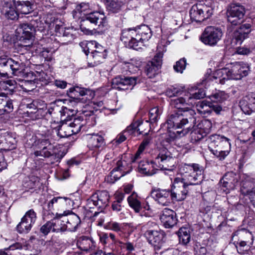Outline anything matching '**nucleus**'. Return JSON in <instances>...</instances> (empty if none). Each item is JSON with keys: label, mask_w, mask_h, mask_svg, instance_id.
<instances>
[{"label": "nucleus", "mask_w": 255, "mask_h": 255, "mask_svg": "<svg viewBox=\"0 0 255 255\" xmlns=\"http://www.w3.org/2000/svg\"><path fill=\"white\" fill-rule=\"evenodd\" d=\"M188 98L180 97L170 101V105L178 111L173 112L167 120L168 128L177 130L180 136H184L191 131L196 124V113L191 108L192 104Z\"/></svg>", "instance_id": "obj_1"}, {"label": "nucleus", "mask_w": 255, "mask_h": 255, "mask_svg": "<svg viewBox=\"0 0 255 255\" xmlns=\"http://www.w3.org/2000/svg\"><path fill=\"white\" fill-rule=\"evenodd\" d=\"M175 164V159L171 153L166 149H164L151 161V164L146 161H141L137 168L139 173L151 176L156 173L155 167L173 172Z\"/></svg>", "instance_id": "obj_2"}, {"label": "nucleus", "mask_w": 255, "mask_h": 255, "mask_svg": "<svg viewBox=\"0 0 255 255\" xmlns=\"http://www.w3.org/2000/svg\"><path fill=\"white\" fill-rule=\"evenodd\" d=\"M41 135L42 138L37 141L38 147L41 150L35 151L34 152L35 156L45 158L51 157L55 162H60L66 154L62 150V147L60 145L55 146L52 145V136L49 131L48 133L42 134Z\"/></svg>", "instance_id": "obj_3"}, {"label": "nucleus", "mask_w": 255, "mask_h": 255, "mask_svg": "<svg viewBox=\"0 0 255 255\" xmlns=\"http://www.w3.org/2000/svg\"><path fill=\"white\" fill-rule=\"evenodd\" d=\"M211 143L209 148L211 152L219 160H222L229 154L231 143L227 137L220 135H212L210 137Z\"/></svg>", "instance_id": "obj_4"}, {"label": "nucleus", "mask_w": 255, "mask_h": 255, "mask_svg": "<svg viewBox=\"0 0 255 255\" xmlns=\"http://www.w3.org/2000/svg\"><path fill=\"white\" fill-rule=\"evenodd\" d=\"M106 23L105 15L98 11L86 14L80 21V29L86 34H90L96 27H103Z\"/></svg>", "instance_id": "obj_5"}, {"label": "nucleus", "mask_w": 255, "mask_h": 255, "mask_svg": "<svg viewBox=\"0 0 255 255\" xmlns=\"http://www.w3.org/2000/svg\"><path fill=\"white\" fill-rule=\"evenodd\" d=\"M180 169L183 174V177L180 179H183L188 186L198 185L203 180V170L197 164H184Z\"/></svg>", "instance_id": "obj_6"}, {"label": "nucleus", "mask_w": 255, "mask_h": 255, "mask_svg": "<svg viewBox=\"0 0 255 255\" xmlns=\"http://www.w3.org/2000/svg\"><path fill=\"white\" fill-rule=\"evenodd\" d=\"M35 27L31 23L20 24L15 30V34L20 45L25 47H30L33 43Z\"/></svg>", "instance_id": "obj_7"}, {"label": "nucleus", "mask_w": 255, "mask_h": 255, "mask_svg": "<svg viewBox=\"0 0 255 255\" xmlns=\"http://www.w3.org/2000/svg\"><path fill=\"white\" fill-rule=\"evenodd\" d=\"M35 27L31 23L20 24L15 30V34L20 45L25 47H30L33 43Z\"/></svg>", "instance_id": "obj_8"}, {"label": "nucleus", "mask_w": 255, "mask_h": 255, "mask_svg": "<svg viewBox=\"0 0 255 255\" xmlns=\"http://www.w3.org/2000/svg\"><path fill=\"white\" fill-rule=\"evenodd\" d=\"M147 230L144 233V236L148 243L157 248L164 242L165 234L163 231L159 229L157 225L153 222H148L145 225Z\"/></svg>", "instance_id": "obj_9"}, {"label": "nucleus", "mask_w": 255, "mask_h": 255, "mask_svg": "<svg viewBox=\"0 0 255 255\" xmlns=\"http://www.w3.org/2000/svg\"><path fill=\"white\" fill-rule=\"evenodd\" d=\"M132 32L134 33V35H132V49L135 50L141 48L143 46L144 42L148 41L151 36L150 28L145 24L132 28Z\"/></svg>", "instance_id": "obj_10"}, {"label": "nucleus", "mask_w": 255, "mask_h": 255, "mask_svg": "<svg viewBox=\"0 0 255 255\" xmlns=\"http://www.w3.org/2000/svg\"><path fill=\"white\" fill-rule=\"evenodd\" d=\"M212 7L202 3L194 4L190 10V16L192 20L203 21L210 18L213 14Z\"/></svg>", "instance_id": "obj_11"}, {"label": "nucleus", "mask_w": 255, "mask_h": 255, "mask_svg": "<svg viewBox=\"0 0 255 255\" xmlns=\"http://www.w3.org/2000/svg\"><path fill=\"white\" fill-rule=\"evenodd\" d=\"M110 199V195L109 193L105 190L98 191L93 194L90 199L87 200V205L90 208H93L92 205L98 206L102 210L100 212H96L94 213V216H97L98 214H102L104 213L102 212V209L105 208L109 204Z\"/></svg>", "instance_id": "obj_12"}, {"label": "nucleus", "mask_w": 255, "mask_h": 255, "mask_svg": "<svg viewBox=\"0 0 255 255\" xmlns=\"http://www.w3.org/2000/svg\"><path fill=\"white\" fill-rule=\"evenodd\" d=\"M188 186L180 177L174 179L170 192L171 200L178 201L184 200L188 193Z\"/></svg>", "instance_id": "obj_13"}, {"label": "nucleus", "mask_w": 255, "mask_h": 255, "mask_svg": "<svg viewBox=\"0 0 255 255\" xmlns=\"http://www.w3.org/2000/svg\"><path fill=\"white\" fill-rule=\"evenodd\" d=\"M222 35L223 32L221 28L209 26L205 29L201 39L205 44L215 45L221 39Z\"/></svg>", "instance_id": "obj_14"}, {"label": "nucleus", "mask_w": 255, "mask_h": 255, "mask_svg": "<svg viewBox=\"0 0 255 255\" xmlns=\"http://www.w3.org/2000/svg\"><path fill=\"white\" fill-rule=\"evenodd\" d=\"M246 10L244 6L240 4H232L228 9L227 19L233 25L241 24L244 20Z\"/></svg>", "instance_id": "obj_15"}, {"label": "nucleus", "mask_w": 255, "mask_h": 255, "mask_svg": "<svg viewBox=\"0 0 255 255\" xmlns=\"http://www.w3.org/2000/svg\"><path fill=\"white\" fill-rule=\"evenodd\" d=\"M163 53L158 52L145 67L144 71L149 78H153L159 73L162 63Z\"/></svg>", "instance_id": "obj_16"}, {"label": "nucleus", "mask_w": 255, "mask_h": 255, "mask_svg": "<svg viewBox=\"0 0 255 255\" xmlns=\"http://www.w3.org/2000/svg\"><path fill=\"white\" fill-rule=\"evenodd\" d=\"M0 10L1 13L8 19L14 20L18 18L19 13L12 0H2L0 4Z\"/></svg>", "instance_id": "obj_17"}, {"label": "nucleus", "mask_w": 255, "mask_h": 255, "mask_svg": "<svg viewBox=\"0 0 255 255\" xmlns=\"http://www.w3.org/2000/svg\"><path fill=\"white\" fill-rule=\"evenodd\" d=\"M63 218L66 231L75 232L81 223L79 216L71 211L66 210L63 212Z\"/></svg>", "instance_id": "obj_18"}, {"label": "nucleus", "mask_w": 255, "mask_h": 255, "mask_svg": "<svg viewBox=\"0 0 255 255\" xmlns=\"http://www.w3.org/2000/svg\"><path fill=\"white\" fill-rule=\"evenodd\" d=\"M72 31V29L66 28L62 24L55 25L56 35L59 37V41L63 44H67L75 38Z\"/></svg>", "instance_id": "obj_19"}, {"label": "nucleus", "mask_w": 255, "mask_h": 255, "mask_svg": "<svg viewBox=\"0 0 255 255\" xmlns=\"http://www.w3.org/2000/svg\"><path fill=\"white\" fill-rule=\"evenodd\" d=\"M151 196L157 203L162 206L168 205L171 199V194L169 190L155 189L152 190Z\"/></svg>", "instance_id": "obj_20"}, {"label": "nucleus", "mask_w": 255, "mask_h": 255, "mask_svg": "<svg viewBox=\"0 0 255 255\" xmlns=\"http://www.w3.org/2000/svg\"><path fill=\"white\" fill-rule=\"evenodd\" d=\"M160 220L166 228L173 227L177 221L176 213L168 208H165L162 210L160 216Z\"/></svg>", "instance_id": "obj_21"}, {"label": "nucleus", "mask_w": 255, "mask_h": 255, "mask_svg": "<svg viewBox=\"0 0 255 255\" xmlns=\"http://www.w3.org/2000/svg\"><path fill=\"white\" fill-rule=\"evenodd\" d=\"M251 31L250 23L242 24L234 32L233 42L241 44Z\"/></svg>", "instance_id": "obj_22"}, {"label": "nucleus", "mask_w": 255, "mask_h": 255, "mask_svg": "<svg viewBox=\"0 0 255 255\" xmlns=\"http://www.w3.org/2000/svg\"><path fill=\"white\" fill-rule=\"evenodd\" d=\"M105 144L104 137L99 134L88 135V146L90 149L99 151Z\"/></svg>", "instance_id": "obj_23"}, {"label": "nucleus", "mask_w": 255, "mask_h": 255, "mask_svg": "<svg viewBox=\"0 0 255 255\" xmlns=\"http://www.w3.org/2000/svg\"><path fill=\"white\" fill-rule=\"evenodd\" d=\"M242 111L248 115H250L255 109V93L249 94L245 97L242 102Z\"/></svg>", "instance_id": "obj_24"}, {"label": "nucleus", "mask_w": 255, "mask_h": 255, "mask_svg": "<svg viewBox=\"0 0 255 255\" xmlns=\"http://www.w3.org/2000/svg\"><path fill=\"white\" fill-rule=\"evenodd\" d=\"M249 67L242 62H237L232 67V78L234 80H240L248 74Z\"/></svg>", "instance_id": "obj_25"}, {"label": "nucleus", "mask_w": 255, "mask_h": 255, "mask_svg": "<svg viewBox=\"0 0 255 255\" xmlns=\"http://www.w3.org/2000/svg\"><path fill=\"white\" fill-rule=\"evenodd\" d=\"M198 128L194 132V134L197 135V140L202 139L211 131L212 123L209 120H205L198 124Z\"/></svg>", "instance_id": "obj_26"}, {"label": "nucleus", "mask_w": 255, "mask_h": 255, "mask_svg": "<svg viewBox=\"0 0 255 255\" xmlns=\"http://www.w3.org/2000/svg\"><path fill=\"white\" fill-rule=\"evenodd\" d=\"M68 94L71 98L76 99H79L80 96H89V98L86 97V99H89L94 96L91 90L78 86L70 88L68 90Z\"/></svg>", "instance_id": "obj_27"}, {"label": "nucleus", "mask_w": 255, "mask_h": 255, "mask_svg": "<svg viewBox=\"0 0 255 255\" xmlns=\"http://www.w3.org/2000/svg\"><path fill=\"white\" fill-rule=\"evenodd\" d=\"M107 53H102L98 51H91L88 57V64L90 67L96 66L102 63L106 59Z\"/></svg>", "instance_id": "obj_28"}, {"label": "nucleus", "mask_w": 255, "mask_h": 255, "mask_svg": "<svg viewBox=\"0 0 255 255\" xmlns=\"http://www.w3.org/2000/svg\"><path fill=\"white\" fill-rule=\"evenodd\" d=\"M62 216H63V213L62 214L57 213L55 217L51 220L53 227V232L58 233L66 231L65 221L62 218Z\"/></svg>", "instance_id": "obj_29"}, {"label": "nucleus", "mask_w": 255, "mask_h": 255, "mask_svg": "<svg viewBox=\"0 0 255 255\" xmlns=\"http://www.w3.org/2000/svg\"><path fill=\"white\" fill-rule=\"evenodd\" d=\"M213 78L216 80H218L216 82H219L221 84H224L226 80L233 79L232 78V73L231 70L228 69H219L214 74Z\"/></svg>", "instance_id": "obj_30"}, {"label": "nucleus", "mask_w": 255, "mask_h": 255, "mask_svg": "<svg viewBox=\"0 0 255 255\" xmlns=\"http://www.w3.org/2000/svg\"><path fill=\"white\" fill-rule=\"evenodd\" d=\"M34 0L22 1L19 3H14L15 8L19 13L27 14L33 10Z\"/></svg>", "instance_id": "obj_31"}, {"label": "nucleus", "mask_w": 255, "mask_h": 255, "mask_svg": "<svg viewBox=\"0 0 255 255\" xmlns=\"http://www.w3.org/2000/svg\"><path fill=\"white\" fill-rule=\"evenodd\" d=\"M11 74L15 76H22L24 74L25 65L17 58H11Z\"/></svg>", "instance_id": "obj_32"}, {"label": "nucleus", "mask_w": 255, "mask_h": 255, "mask_svg": "<svg viewBox=\"0 0 255 255\" xmlns=\"http://www.w3.org/2000/svg\"><path fill=\"white\" fill-rule=\"evenodd\" d=\"M71 201L67 198H63L61 197H54L48 203V208L49 211L55 209H58L60 206H64L67 203L70 204Z\"/></svg>", "instance_id": "obj_33"}, {"label": "nucleus", "mask_w": 255, "mask_h": 255, "mask_svg": "<svg viewBox=\"0 0 255 255\" xmlns=\"http://www.w3.org/2000/svg\"><path fill=\"white\" fill-rule=\"evenodd\" d=\"M134 33L132 32V28L123 29L121 33V40L125 43L126 47L132 48L133 44L132 43V35Z\"/></svg>", "instance_id": "obj_34"}, {"label": "nucleus", "mask_w": 255, "mask_h": 255, "mask_svg": "<svg viewBox=\"0 0 255 255\" xmlns=\"http://www.w3.org/2000/svg\"><path fill=\"white\" fill-rule=\"evenodd\" d=\"M11 58H3L0 61V75L5 77L11 74Z\"/></svg>", "instance_id": "obj_35"}, {"label": "nucleus", "mask_w": 255, "mask_h": 255, "mask_svg": "<svg viewBox=\"0 0 255 255\" xmlns=\"http://www.w3.org/2000/svg\"><path fill=\"white\" fill-rule=\"evenodd\" d=\"M129 206L134 210L136 213H139L141 209L140 197L137 193L133 192L128 198Z\"/></svg>", "instance_id": "obj_36"}, {"label": "nucleus", "mask_w": 255, "mask_h": 255, "mask_svg": "<svg viewBox=\"0 0 255 255\" xmlns=\"http://www.w3.org/2000/svg\"><path fill=\"white\" fill-rule=\"evenodd\" d=\"M124 3L123 0H107L106 7L110 12L118 13L121 10Z\"/></svg>", "instance_id": "obj_37"}, {"label": "nucleus", "mask_w": 255, "mask_h": 255, "mask_svg": "<svg viewBox=\"0 0 255 255\" xmlns=\"http://www.w3.org/2000/svg\"><path fill=\"white\" fill-rule=\"evenodd\" d=\"M115 170L120 171L121 176H124L126 174L130 172L131 170V166L125 160H119L117 162L116 167L114 168Z\"/></svg>", "instance_id": "obj_38"}, {"label": "nucleus", "mask_w": 255, "mask_h": 255, "mask_svg": "<svg viewBox=\"0 0 255 255\" xmlns=\"http://www.w3.org/2000/svg\"><path fill=\"white\" fill-rule=\"evenodd\" d=\"M200 107L203 109H205L204 111L211 112L213 111L216 114H219L222 110V107L219 104L211 103L210 102H203Z\"/></svg>", "instance_id": "obj_39"}, {"label": "nucleus", "mask_w": 255, "mask_h": 255, "mask_svg": "<svg viewBox=\"0 0 255 255\" xmlns=\"http://www.w3.org/2000/svg\"><path fill=\"white\" fill-rule=\"evenodd\" d=\"M57 134L60 137H67L76 133L69 124L66 123L60 127Z\"/></svg>", "instance_id": "obj_40"}, {"label": "nucleus", "mask_w": 255, "mask_h": 255, "mask_svg": "<svg viewBox=\"0 0 255 255\" xmlns=\"http://www.w3.org/2000/svg\"><path fill=\"white\" fill-rule=\"evenodd\" d=\"M142 125V122H136L128 127L124 131V132L126 133V134H127V135L132 134L135 131H139V134H147V132H144L143 131L140 130L141 129L140 127Z\"/></svg>", "instance_id": "obj_41"}, {"label": "nucleus", "mask_w": 255, "mask_h": 255, "mask_svg": "<svg viewBox=\"0 0 255 255\" xmlns=\"http://www.w3.org/2000/svg\"><path fill=\"white\" fill-rule=\"evenodd\" d=\"M78 248L84 251H89L93 246V243L91 239L86 237H82L77 242Z\"/></svg>", "instance_id": "obj_42"}, {"label": "nucleus", "mask_w": 255, "mask_h": 255, "mask_svg": "<svg viewBox=\"0 0 255 255\" xmlns=\"http://www.w3.org/2000/svg\"><path fill=\"white\" fill-rule=\"evenodd\" d=\"M179 242L183 245H187L190 240L189 231L187 228H181L178 231Z\"/></svg>", "instance_id": "obj_43"}, {"label": "nucleus", "mask_w": 255, "mask_h": 255, "mask_svg": "<svg viewBox=\"0 0 255 255\" xmlns=\"http://www.w3.org/2000/svg\"><path fill=\"white\" fill-rule=\"evenodd\" d=\"M78 111V109L75 107L70 109L67 107H62L60 112L61 118L64 120H70V117L75 115Z\"/></svg>", "instance_id": "obj_44"}, {"label": "nucleus", "mask_w": 255, "mask_h": 255, "mask_svg": "<svg viewBox=\"0 0 255 255\" xmlns=\"http://www.w3.org/2000/svg\"><path fill=\"white\" fill-rule=\"evenodd\" d=\"M69 124L73 128L74 132L76 134L80 131L81 128L85 125V122L84 121L82 117H79L75 118L73 121Z\"/></svg>", "instance_id": "obj_45"}, {"label": "nucleus", "mask_w": 255, "mask_h": 255, "mask_svg": "<svg viewBox=\"0 0 255 255\" xmlns=\"http://www.w3.org/2000/svg\"><path fill=\"white\" fill-rule=\"evenodd\" d=\"M123 79L124 82V86L126 88V90L128 89L131 86L132 87H133L136 84L137 80H140L139 78L136 76H123Z\"/></svg>", "instance_id": "obj_46"}, {"label": "nucleus", "mask_w": 255, "mask_h": 255, "mask_svg": "<svg viewBox=\"0 0 255 255\" xmlns=\"http://www.w3.org/2000/svg\"><path fill=\"white\" fill-rule=\"evenodd\" d=\"M32 226L31 222L29 223L21 219V222L17 225L16 229L20 234L27 233L31 230Z\"/></svg>", "instance_id": "obj_47"}, {"label": "nucleus", "mask_w": 255, "mask_h": 255, "mask_svg": "<svg viewBox=\"0 0 255 255\" xmlns=\"http://www.w3.org/2000/svg\"><path fill=\"white\" fill-rule=\"evenodd\" d=\"M162 110L158 107L152 108L149 111V120L151 123H155L159 118Z\"/></svg>", "instance_id": "obj_48"}, {"label": "nucleus", "mask_w": 255, "mask_h": 255, "mask_svg": "<svg viewBox=\"0 0 255 255\" xmlns=\"http://www.w3.org/2000/svg\"><path fill=\"white\" fill-rule=\"evenodd\" d=\"M112 85L114 89L126 90V88L124 86L123 76H119L114 78L112 80Z\"/></svg>", "instance_id": "obj_49"}, {"label": "nucleus", "mask_w": 255, "mask_h": 255, "mask_svg": "<svg viewBox=\"0 0 255 255\" xmlns=\"http://www.w3.org/2000/svg\"><path fill=\"white\" fill-rule=\"evenodd\" d=\"M36 214L33 209H30L26 212L24 216L22 218L23 221L31 222V225H33L36 220Z\"/></svg>", "instance_id": "obj_50"}, {"label": "nucleus", "mask_w": 255, "mask_h": 255, "mask_svg": "<svg viewBox=\"0 0 255 255\" xmlns=\"http://www.w3.org/2000/svg\"><path fill=\"white\" fill-rule=\"evenodd\" d=\"M89 5L88 3L82 2L80 4L77 5L76 8L73 11V14L74 17H80V15H77L78 13L79 14H81L83 13L85 14V12L87 10L89 9Z\"/></svg>", "instance_id": "obj_51"}, {"label": "nucleus", "mask_w": 255, "mask_h": 255, "mask_svg": "<svg viewBox=\"0 0 255 255\" xmlns=\"http://www.w3.org/2000/svg\"><path fill=\"white\" fill-rule=\"evenodd\" d=\"M5 102L3 104V107L0 108V115H2L4 113H10L12 111L13 106L12 101L9 99L7 96L6 97Z\"/></svg>", "instance_id": "obj_52"}, {"label": "nucleus", "mask_w": 255, "mask_h": 255, "mask_svg": "<svg viewBox=\"0 0 255 255\" xmlns=\"http://www.w3.org/2000/svg\"><path fill=\"white\" fill-rule=\"evenodd\" d=\"M25 186L29 189H35L36 188H39L41 183L39 182V179L37 177L32 176L30 177L28 181L25 183Z\"/></svg>", "instance_id": "obj_53"}, {"label": "nucleus", "mask_w": 255, "mask_h": 255, "mask_svg": "<svg viewBox=\"0 0 255 255\" xmlns=\"http://www.w3.org/2000/svg\"><path fill=\"white\" fill-rule=\"evenodd\" d=\"M186 59L182 58L176 62L173 66V69L176 72L182 73L186 68Z\"/></svg>", "instance_id": "obj_54"}, {"label": "nucleus", "mask_w": 255, "mask_h": 255, "mask_svg": "<svg viewBox=\"0 0 255 255\" xmlns=\"http://www.w3.org/2000/svg\"><path fill=\"white\" fill-rule=\"evenodd\" d=\"M182 92V89L180 87L171 86L167 89L165 94L169 97H173L181 95Z\"/></svg>", "instance_id": "obj_55"}, {"label": "nucleus", "mask_w": 255, "mask_h": 255, "mask_svg": "<svg viewBox=\"0 0 255 255\" xmlns=\"http://www.w3.org/2000/svg\"><path fill=\"white\" fill-rule=\"evenodd\" d=\"M80 46L83 49V51L88 56L91 53L90 50L92 51V48L94 46V43L93 41H84L80 43Z\"/></svg>", "instance_id": "obj_56"}, {"label": "nucleus", "mask_w": 255, "mask_h": 255, "mask_svg": "<svg viewBox=\"0 0 255 255\" xmlns=\"http://www.w3.org/2000/svg\"><path fill=\"white\" fill-rule=\"evenodd\" d=\"M107 229L114 231L115 232H121L123 229L122 224L116 222H110L106 225Z\"/></svg>", "instance_id": "obj_57"}, {"label": "nucleus", "mask_w": 255, "mask_h": 255, "mask_svg": "<svg viewBox=\"0 0 255 255\" xmlns=\"http://www.w3.org/2000/svg\"><path fill=\"white\" fill-rule=\"evenodd\" d=\"M117 171H118L114 168L110 175L107 177L106 180L109 183H114L117 180L119 179L122 176H121V173H120V175L116 174V172Z\"/></svg>", "instance_id": "obj_58"}, {"label": "nucleus", "mask_w": 255, "mask_h": 255, "mask_svg": "<svg viewBox=\"0 0 255 255\" xmlns=\"http://www.w3.org/2000/svg\"><path fill=\"white\" fill-rule=\"evenodd\" d=\"M211 99V103H221L223 102L225 98L224 97V95L222 93H217L214 95H212L210 97Z\"/></svg>", "instance_id": "obj_59"}, {"label": "nucleus", "mask_w": 255, "mask_h": 255, "mask_svg": "<svg viewBox=\"0 0 255 255\" xmlns=\"http://www.w3.org/2000/svg\"><path fill=\"white\" fill-rule=\"evenodd\" d=\"M228 174L225 175L221 180V183L223 187L225 188L226 190H228V192H229L230 189L233 188V186L232 181L228 179Z\"/></svg>", "instance_id": "obj_60"}, {"label": "nucleus", "mask_w": 255, "mask_h": 255, "mask_svg": "<svg viewBox=\"0 0 255 255\" xmlns=\"http://www.w3.org/2000/svg\"><path fill=\"white\" fill-rule=\"evenodd\" d=\"M52 231L53 232V227L51 220L47 222L40 228V231L44 235H47Z\"/></svg>", "instance_id": "obj_61"}, {"label": "nucleus", "mask_w": 255, "mask_h": 255, "mask_svg": "<svg viewBox=\"0 0 255 255\" xmlns=\"http://www.w3.org/2000/svg\"><path fill=\"white\" fill-rule=\"evenodd\" d=\"M21 86L26 91H32L34 89L35 82L32 80H24Z\"/></svg>", "instance_id": "obj_62"}, {"label": "nucleus", "mask_w": 255, "mask_h": 255, "mask_svg": "<svg viewBox=\"0 0 255 255\" xmlns=\"http://www.w3.org/2000/svg\"><path fill=\"white\" fill-rule=\"evenodd\" d=\"M205 96V93L202 89H199L197 92L193 94L192 96L189 97V99L191 100L192 99H200L203 98Z\"/></svg>", "instance_id": "obj_63"}, {"label": "nucleus", "mask_w": 255, "mask_h": 255, "mask_svg": "<svg viewBox=\"0 0 255 255\" xmlns=\"http://www.w3.org/2000/svg\"><path fill=\"white\" fill-rule=\"evenodd\" d=\"M241 190L243 194L249 195L250 198L254 199L255 196V188H253L251 190H247L244 187H242Z\"/></svg>", "instance_id": "obj_64"}]
</instances>
